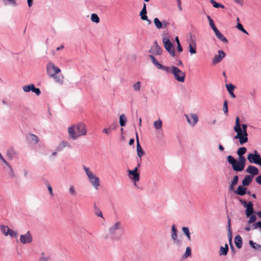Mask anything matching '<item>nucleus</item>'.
Here are the masks:
<instances>
[{
    "label": "nucleus",
    "instance_id": "nucleus-29",
    "mask_svg": "<svg viewBox=\"0 0 261 261\" xmlns=\"http://www.w3.org/2000/svg\"><path fill=\"white\" fill-rule=\"evenodd\" d=\"M228 251V247L227 244H225V247L221 246L219 251V254L220 255H226L227 254Z\"/></svg>",
    "mask_w": 261,
    "mask_h": 261
},
{
    "label": "nucleus",
    "instance_id": "nucleus-6",
    "mask_svg": "<svg viewBox=\"0 0 261 261\" xmlns=\"http://www.w3.org/2000/svg\"><path fill=\"white\" fill-rule=\"evenodd\" d=\"M247 158L249 163L255 164L261 166V157L257 150H254L253 153H249Z\"/></svg>",
    "mask_w": 261,
    "mask_h": 261
},
{
    "label": "nucleus",
    "instance_id": "nucleus-41",
    "mask_svg": "<svg viewBox=\"0 0 261 261\" xmlns=\"http://www.w3.org/2000/svg\"><path fill=\"white\" fill-rule=\"evenodd\" d=\"M14 153H15V152L13 148L9 149L7 152V155L8 157L10 159H11L13 158Z\"/></svg>",
    "mask_w": 261,
    "mask_h": 261
},
{
    "label": "nucleus",
    "instance_id": "nucleus-45",
    "mask_svg": "<svg viewBox=\"0 0 261 261\" xmlns=\"http://www.w3.org/2000/svg\"><path fill=\"white\" fill-rule=\"evenodd\" d=\"M236 27L238 29H239L240 31H241L243 33L246 34L247 35L248 34V33L244 29V28L242 24H241L240 23H238Z\"/></svg>",
    "mask_w": 261,
    "mask_h": 261
},
{
    "label": "nucleus",
    "instance_id": "nucleus-33",
    "mask_svg": "<svg viewBox=\"0 0 261 261\" xmlns=\"http://www.w3.org/2000/svg\"><path fill=\"white\" fill-rule=\"evenodd\" d=\"M153 126L156 129H161L162 127V120L160 119H159L158 120L154 121Z\"/></svg>",
    "mask_w": 261,
    "mask_h": 261
},
{
    "label": "nucleus",
    "instance_id": "nucleus-27",
    "mask_svg": "<svg viewBox=\"0 0 261 261\" xmlns=\"http://www.w3.org/2000/svg\"><path fill=\"white\" fill-rule=\"evenodd\" d=\"M147 11H146V5L145 3L143 4V7L140 13V16H141V19H147Z\"/></svg>",
    "mask_w": 261,
    "mask_h": 261
},
{
    "label": "nucleus",
    "instance_id": "nucleus-64",
    "mask_svg": "<svg viewBox=\"0 0 261 261\" xmlns=\"http://www.w3.org/2000/svg\"><path fill=\"white\" fill-rule=\"evenodd\" d=\"M235 3L237 4L240 5L241 6H242L243 4V0H234Z\"/></svg>",
    "mask_w": 261,
    "mask_h": 261
},
{
    "label": "nucleus",
    "instance_id": "nucleus-4",
    "mask_svg": "<svg viewBox=\"0 0 261 261\" xmlns=\"http://www.w3.org/2000/svg\"><path fill=\"white\" fill-rule=\"evenodd\" d=\"M228 162L231 165L233 170L237 172H240L244 170L245 166L240 164L231 155L227 157Z\"/></svg>",
    "mask_w": 261,
    "mask_h": 261
},
{
    "label": "nucleus",
    "instance_id": "nucleus-53",
    "mask_svg": "<svg viewBox=\"0 0 261 261\" xmlns=\"http://www.w3.org/2000/svg\"><path fill=\"white\" fill-rule=\"evenodd\" d=\"M64 148L62 142L61 141L56 148L57 151H61Z\"/></svg>",
    "mask_w": 261,
    "mask_h": 261
},
{
    "label": "nucleus",
    "instance_id": "nucleus-20",
    "mask_svg": "<svg viewBox=\"0 0 261 261\" xmlns=\"http://www.w3.org/2000/svg\"><path fill=\"white\" fill-rule=\"evenodd\" d=\"M136 140H137V152L138 155L141 158L144 154L145 152L142 149L141 145L140 144L139 139H138V133H136Z\"/></svg>",
    "mask_w": 261,
    "mask_h": 261
},
{
    "label": "nucleus",
    "instance_id": "nucleus-47",
    "mask_svg": "<svg viewBox=\"0 0 261 261\" xmlns=\"http://www.w3.org/2000/svg\"><path fill=\"white\" fill-rule=\"evenodd\" d=\"M239 156V161L238 162H239L240 164H242V165L245 166L246 164V159L243 155H238Z\"/></svg>",
    "mask_w": 261,
    "mask_h": 261
},
{
    "label": "nucleus",
    "instance_id": "nucleus-18",
    "mask_svg": "<svg viewBox=\"0 0 261 261\" xmlns=\"http://www.w3.org/2000/svg\"><path fill=\"white\" fill-rule=\"evenodd\" d=\"M237 133V135L233 137V139H239L240 145H243L248 141V137H244L241 133L238 130H234Z\"/></svg>",
    "mask_w": 261,
    "mask_h": 261
},
{
    "label": "nucleus",
    "instance_id": "nucleus-2",
    "mask_svg": "<svg viewBox=\"0 0 261 261\" xmlns=\"http://www.w3.org/2000/svg\"><path fill=\"white\" fill-rule=\"evenodd\" d=\"M123 233V227L120 221L116 222L109 228L108 234L112 239L118 240Z\"/></svg>",
    "mask_w": 261,
    "mask_h": 261
},
{
    "label": "nucleus",
    "instance_id": "nucleus-52",
    "mask_svg": "<svg viewBox=\"0 0 261 261\" xmlns=\"http://www.w3.org/2000/svg\"><path fill=\"white\" fill-rule=\"evenodd\" d=\"M239 177L236 175L233 177V179L231 180L230 184L236 186L238 182Z\"/></svg>",
    "mask_w": 261,
    "mask_h": 261
},
{
    "label": "nucleus",
    "instance_id": "nucleus-8",
    "mask_svg": "<svg viewBox=\"0 0 261 261\" xmlns=\"http://www.w3.org/2000/svg\"><path fill=\"white\" fill-rule=\"evenodd\" d=\"M163 43L164 45L165 49L169 53L170 55L172 57H174L175 56V49L174 48L173 44L170 41L169 39L167 38H164L163 39Z\"/></svg>",
    "mask_w": 261,
    "mask_h": 261
},
{
    "label": "nucleus",
    "instance_id": "nucleus-17",
    "mask_svg": "<svg viewBox=\"0 0 261 261\" xmlns=\"http://www.w3.org/2000/svg\"><path fill=\"white\" fill-rule=\"evenodd\" d=\"M218 55H215L213 59V63L214 64L220 63L225 56V53L221 50H218Z\"/></svg>",
    "mask_w": 261,
    "mask_h": 261
},
{
    "label": "nucleus",
    "instance_id": "nucleus-61",
    "mask_svg": "<svg viewBox=\"0 0 261 261\" xmlns=\"http://www.w3.org/2000/svg\"><path fill=\"white\" fill-rule=\"evenodd\" d=\"M111 131V128L109 127L108 128H104L103 132L107 135H109Z\"/></svg>",
    "mask_w": 261,
    "mask_h": 261
},
{
    "label": "nucleus",
    "instance_id": "nucleus-3",
    "mask_svg": "<svg viewBox=\"0 0 261 261\" xmlns=\"http://www.w3.org/2000/svg\"><path fill=\"white\" fill-rule=\"evenodd\" d=\"M83 168L90 182L96 190H97L100 186V180L99 178L93 173V172L90 170L89 168L85 166H83Z\"/></svg>",
    "mask_w": 261,
    "mask_h": 261
},
{
    "label": "nucleus",
    "instance_id": "nucleus-59",
    "mask_svg": "<svg viewBox=\"0 0 261 261\" xmlns=\"http://www.w3.org/2000/svg\"><path fill=\"white\" fill-rule=\"evenodd\" d=\"M48 192L51 196H53V189L50 185H47Z\"/></svg>",
    "mask_w": 261,
    "mask_h": 261
},
{
    "label": "nucleus",
    "instance_id": "nucleus-51",
    "mask_svg": "<svg viewBox=\"0 0 261 261\" xmlns=\"http://www.w3.org/2000/svg\"><path fill=\"white\" fill-rule=\"evenodd\" d=\"M223 111L225 114H227L228 113V106L227 100H225L224 102Z\"/></svg>",
    "mask_w": 261,
    "mask_h": 261
},
{
    "label": "nucleus",
    "instance_id": "nucleus-12",
    "mask_svg": "<svg viewBox=\"0 0 261 261\" xmlns=\"http://www.w3.org/2000/svg\"><path fill=\"white\" fill-rule=\"evenodd\" d=\"M128 175L129 177L134 181L135 183L138 182L140 179V174L138 173V167H136L134 170H128Z\"/></svg>",
    "mask_w": 261,
    "mask_h": 261
},
{
    "label": "nucleus",
    "instance_id": "nucleus-40",
    "mask_svg": "<svg viewBox=\"0 0 261 261\" xmlns=\"http://www.w3.org/2000/svg\"><path fill=\"white\" fill-rule=\"evenodd\" d=\"M217 36V37L221 41H222V42H224V43H227L228 42V40L227 39L222 35V33H221L220 32H219L217 35H216Z\"/></svg>",
    "mask_w": 261,
    "mask_h": 261
},
{
    "label": "nucleus",
    "instance_id": "nucleus-60",
    "mask_svg": "<svg viewBox=\"0 0 261 261\" xmlns=\"http://www.w3.org/2000/svg\"><path fill=\"white\" fill-rule=\"evenodd\" d=\"M255 181L257 184L261 185V175L257 176L255 178Z\"/></svg>",
    "mask_w": 261,
    "mask_h": 261
},
{
    "label": "nucleus",
    "instance_id": "nucleus-35",
    "mask_svg": "<svg viewBox=\"0 0 261 261\" xmlns=\"http://www.w3.org/2000/svg\"><path fill=\"white\" fill-rule=\"evenodd\" d=\"M141 83L140 81H138L133 84V88L135 91L139 92L141 90Z\"/></svg>",
    "mask_w": 261,
    "mask_h": 261
},
{
    "label": "nucleus",
    "instance_id": "nucleus-58",
    "mask_svg": "<svg viewBox=\"0 0 261 261\" xmlns=\"http://www.w3.org/2000/svg\"><path fill=\"white\" fill-rule=\"evenodd\" d=\"M9 168L10 169V176L11 178H13L15 176L14 171H13V169L11 166H10V167H9Z\"/></svg>",
    "mask_w": 261,
    "mask_h": 261
},
{
    "label": "nucleus",
    "instance_id": "nucleus-16",
    "mask_svg": "<svg viewBox=\"0 0 261 261\" xmlns=\"http://www.w3.org/2000/svg\"><path fill=\"white\" fill-rule=\"evenodd\" d=\"M150 53L154 55H161L162 53V49L159 46L156 41H155L153 45L151 47Z\"/></svg>",
    "mask_w": 261,
    "mask_h": 261
},
{
    "label": "nucleus",
    "instance_id": "nucleus-57",
    "mask_svg": "<svg viewBox=\"0 0 261 261\" xmlns=\"http://www.w3.org/2000/svg\"><path fill=\"white\" fill-rule=\"evenodd\" d=\"M62 144H63V146L64 147H67L69 148H71V145L70 143H69L67 141H62Z\"/></svg>",
    "mask_w": 261,
    "mask_h": 261
},
{
    "label": "nucleus",
    "instance_id": "nucleus-56",
    "mask_svg": "<svg viewBox=\"0 0 261 261\" xmlns=\"http://www.w3.org/2000/svg\"><path fill=\"white\" fill-rule=\"evenodd\" d=\"M169 25V22L166 20H164L162 21V26L163 29H165L168 27Z\"/></svg>",
    "mask_w": 261,
    "mask_h": 261
},
{
    "label": "nucleus",
    "instance_id": "nucleus-44",
    "mask_svg": "<svg viewBox=\"0 0 261 261\" xmlns=\"http://www.w3.org/2000/svg\"><path fill=\"white\" fill-rule=\"evenodd\" d=\"M226 87L227 90L228 91L229 93H231L232 92H233L234 88H235L234 86H233L231 84H226Z\"/></svg>",
    "mask_w": 261,
    "mask_h": 261
},
{
    "label": "nucleus",
    "instance_id": "nucleus-49",
    "mask_svg": "<svg viewBox=\"0 0 261 261\" xmlns=\"http://www.w3.org/2000/svg\"><path fill=\"white\" fill-rule=\"evenodd\" d=\"M50 77H52L55 79L56 82L62 84L63 82V80L61 79V78L57 75L54 74V76H49Z\"/></svg>",
    "mask_w": 261,
    "mask_h": 261
},
{
    "label": "nucleus",
    "instance_id": "nucleus-15",
    "mask_svg": "<svg viewBox=\"0 0 261 261\" xmlns=\"http://www.w3.org/2000/svg\"><path fill=\"white\" fill-rule=\"evenodd\" d=\"M177 231L175 227V225H173L171 227V237L173 241V243L176 245H179L181 242L177 239Z\"/></svg>",
    "mask_w": 261,
    "mask_h": 261
},
{
    "label": "nucleus",
    "instance_id": "nucleus-14",
    "mask_svg": "<svg viewBox=\"0 0 261 261\" xmlns=\"http://www.w3.org/2000/svg\"><path fill=\"white\" fill-rule=\"evenodd\" d=\"M33 239L31 233L28 231L25 234H21L20 237V241L23 244L30 243L32 242Z\"/></svg>",
    "mask_w": 261,
    "mask_h": 261
},
{
    "label": "nucleus",
    "instance_id": "nucleus-7",
    "mask_svg": "<svg viewBox=\"0 0 261 261\" xmlns=\"http://www.w3.org/2000/svg\"><path fill=\"white\" fill-rule=\"evenodd\" d=\"M247 125L246 124H243L242 127L240 123V118L237 117L235 122V126L233 127L234 130H238L241 133L244 137H248V133L247 131Z\"/></svg>",
    "mask_w": 261,
    "mask_h": 261
},
{
    "label": "nucleus",
    "instance_id": "nucleus-9",
    "mask_svg": "<svg viewBox=\"0 0 261 261\" xmlns=\"http://www.w3.org/2000/svg\"><path fill=\"white\" fill-rule=\"evenodd\" d=\"M46 71L48 76H54V74L61 72L60 69L56 66L54 63L49 62L46 65Z\"/></svg>",
    "mask_w": 261,
    "mask_h": 261
},
{
    "label": "nucleus",
    "instance_id": "nucleus-26",
    "mask_svg": "<svg viewBox=\"0 0 261 261\" xmlns=\"http://www.w3.org/2000/svg\"><path fill=\"white\" fill-rule=\"evenodd\" d=\"M190 37L188 40L189 45H196V36L192 34H190Z\"/></svg>",
    "mask_w": 261,
    "mask_h": 261
},
{
    "label": "nucleus",
    "instance_id": "nucleus-10",
    "mask_svg": "<svg viewBox=\"0 0 261 261\" xmlns=\"http://www.w3.org/2000/svg\"><path fill=\"white\" fill-rule=\"evenodd\" d=\"M0 230L2 233L5 236H10L11 238H16L17 236V232L10 229L8 226L4 224L0 225Z\"/></svg>",
    "mask_w": 261,
    "mask_h": 261
},
{
    "label": "nucleus",
    "instance_id": "nucleus-54",
    "mask_svg": "<svg viewBox=\"0 0 261 261\" xmlns=\"http://www.w3.org/2000/svg\"><path fill=\"white\" fill-rule=\"evenodd\" d=\"M207 19H208V20L209 21V25H210V26L211 28L213 27H215V25L214 24L213 20L211 18V17L209 15H207Z\"/></svg>",
    "mask_w": 261,
    "mask_h": 261
},
{
    "label": "nucleus",
    "instance_id": "nucleus-32",
    "mask_svg": "<svg viewBox=\"0 0 261 261\" xmlns=\"http://www.w3.org/2000/svg\"><path fill=\"white\" fill-rule=\"evenodd\" d=\"M153 22L158 29H163L162 21H161L158 18H155L153 20Z\"/></svg>",
    "mask_w": 261,
    "mask_h": 261
},
{
    "label": "nucleus",
    "instance_id": "nucleus-34",
    "mask_svg": "<svg viewBox=\"0 0 261 261\" xmlns=\"http://www.w3.org/2000/svg\"><path fill=\"white\" fill-rule=\"evenodd\" d=\"M249 244L252 248L256 250H261V245L254 242L253 241L250 240Z\"/></svg>",
    "mask_w": 261,
    "mask_h": 261
},
{
    "label": "nucleus",
    "instance_id": "nucleus-63",
    "mask_svg": "<svg viewBox=\"0 0 261 261\" xmlns=\"http://www.w3.org/2000/svg\"><path fill=\"white\" fill-rule=\"evenodd\" d=\"M177 49L179 53H181V51H182V47L180 44L177 45Z\"/></svg>",
    "mask_w": 261,
    "mask_h": 261
},
{
    "label": "nucleus",
    "instance_id": "nucleus-1",
    "mask_svg": "<svg viewBox=\"0 0 261 261\" xmlns=\"http://www.w3.org/2000/svg\"><path fill=\"white\" fill-rule=\"evenodd\" d=\"M68 133L70 139L73 140H76L80 136L86 135V126L84 123L81 122L72 125L68 127Z\"/></svg>",
    "mask_w": 261,
    "mask_h": 261
},
{
    "label": "nucleus",
    "instance_id": "nucleus-21",
    "mask_svg": "<svg viewBox=\"0 0 261 261\" xmlns=\"http://www.w3.org/2000/svg\"><path fill=\"white\" fill-rule=\"evenodd\" d=\"M68 193L71 197H76L77 196L78 192L77 189L73 185L70 184L69 185Z\"/></svg>",
    "mask_w": 261,
    "mask_h": 261
},
{
    "label": "nucleus",
    "instance_id": "nucleus-13",
    "mask_svg": "<svg viewBox=\"0 0 261 261\" xmlns=\"http://www.w3.org/2000/svg\"><path fill=\"white\" fill-rule=\"evenodd\" d=\"M185 117L188 122L192 126H195L198 121V117L195 114H185Z\"/></svg>",
    "mask_w": 261,
    "mask_h": 261
},
{
    "label": "nucleus",
    "instance_id": "nucleus-23",
    "mask_svg": "<svg viewBox=\"0 0 261 261\" xmlns=\"http://www.w3.org/2000/svg\"><path fill=\"white\" fill-rule=\"evenodd\" d=\"M247 188L243 186H238L237 189L234 191V193L238 195L243 196L246 194Z\"/></svg>",
    "mask_w": 261,
    "mask_h": 261
},
{
    "label": "nucleus",
    "instance_id": "nucleus-5",
    "mask_svg": "<svg viewBox=\"0 0 261 261\" xmlns=\"http://www.w3.org/2000/svg\"><path fill=\"white\" fill-rule=\"evenodd\" d=\"M172 73L174 79L178 82L183 83L185 80V73L176 66H172Z\"/></svg>",
    "mask_w": 261,
    "mask_h": 261
},
{
    "label": "nucleus",
    "instance_id": "nucleus-22",
    "mask_svg": "<svg viewBox=\"0 0 261 261\" xmlns=\"http://www.w3.org/2000/svg\"><path fill=\"white\" fill-rule=\"evenodd\" d=\"M253 203L251 201L248 202V205L246 207V210L245 211V214L247 217H249L253 213Z\"/></svg>",
    "mask_w": 261,
    "mask_h": 261
},
{
    "label": "nucleus",
    "instance_id": "nucleus-43",
    "mask_svg": "<svg viewBox=\"0 0 261 261\" xmlns=\"http://www.w3.org/2000/svg\"><path fill=\"white\" fill-rule=\"evenodd\" d=\"M189 48L191 54L193 55L196 53V45H189Z\"/></svg>",
    "mask_w": 261,
    "mask_h": 261
},
{
    "label": "nucleus",
    "instance_id": "nucleus-28",
    "mask_svg": "<svg viewBox=\"0 0 261 261\" xmlns=\"http://www.w3.org/2000/svg\"><path fill=\"white\" fill-rule=\"evenodd\" d=\"M182 231L185 235L186 236L187 240L189 241L191 240V233L190 232L189 228L188 227H182Z\"/></svg>",
    "mask_w": 261,
    "mask_h": 261
},
{
    "label": "nucleus",
    "instance_id": "nucleus-50",
    "mask_svg": "<svg viewBox=\"0 0 261 261\" xmlns=\"http://www.w3.org/2000/svg\"><path fill=\"white\" fill-rule=\"evenodd\" d=\"M249 217V220L248 221V223L249 224L254 222L257 219L256 216L254 215H251Z\"/></svg>",
    "mask_w": 261,
    "mask_h": 261
},
{
    "label": "nucleus",
    "instance_id": "nucleus-31",
    "mask_svg": "<svg viewBox=\"0 0 261 261\" xmlns=\"http://www.w3.org/2000/svg\"><path fill=\"white\" fill-rule=\"evenodd\" d=\"M127 118L124 114H122L120 116L119 123L120 126H124L126 125Z\"/></svg>",
    "mask_w": 261,
    "mask_h": 261
},
{
    "label": "nucleus",
    "instance_id": "nucleus-25",
    "mask_svg": "<svg viewBox=\"0 0 261 261\" xmlns=\"http://www.w3.org/2000/svg\"><path fill=\"white\" fill-rule=\"evenodd\" d=\"M234 243L237 247L240 249L242 246V239L240 235H237L234 238Z\"/></svg>",
    "mask_w": 261,
    "mask_h": 261
},
{
    "label": "nucleus",
    "instance_id": "nucleus-19",
    "mask_svg": "<svg viewBox=\"0 0 261 261\" xmlns=\"http://www.w3.org/2000/svg\"><path fill=\"white\" fill-rule=\"evenodd\" d=\"M246 172L251 174V176L256 175L258 174L259 171L255 166L250 165L246 169Z\"/></svg>",
    "mask_w": 261,
    "mask_h": 261
},
{
    "label": "nucleus",
    "instance_id": "nucleus-30",
    "mask_svg": "<svg viewBox=\"0 0 261 261\" xmlns=\"http://www.w3.org/2000/svg\"><path fill=\"white\" fill-rule=\"evenodd\" d=\"M150 58L151 59L152 63L155 65V66L156 67V68L159 69L160 68L161 66H162V64H161L158 61L155 59L154 56L153 55H150L149 56Z\"/></svg>",
    "mask_w": 261,
    "mask_h": 261
},
{
    "label": "nucleus",
    "instance_id": "nucleus-42",
    "mask_svg": "<svg viewBox=\"0 0 261 261\" xmlns=\"http://www.w3.org/2000/svg\"><path fill=\"white\" fill-rule=\"evenodd\" d=\"M94 213L97 216L103 218L102 213L101 212L99 208L97 207V206L95 205Z\"/></svg>",
    "mask_w": 261,
    "mask_h": 261
},
{
    "label": "nucleus",
    "instance_id": "nucleus-46",
    "mask_svg": "<svg viewBox=\"0 0 261 261\" xmlns=\"http://www.w3.org/2000/svg\"><path fill=\"white\" fill-rule=\"evenodd\" d=\"M191 255V248L190 247H187L186 249V252L184 254V257L187 258Z\"/></svg>",
    "mask_w": 261,
    "mask_h": 261
},
{
    "label": "nucleus",
    "instance_id": "nucleus-55",
    "mask_svg": "<svg viewBox=\"0 0 261 261\" xmlns=\"http://www.w3.org/2000/svg\"><path fill=\"white\" fill-rule=\"evenodd\" d=\"M49 257L44 255V253H42L41 257L38 261H48Z\"/></svg>",
    "mask_w": 261,
    "mask_h": 261
},
{
    "label": "nucleus",
    "instance_id": "nucleus-48",
    "mask_svg": "<svg viewBox=\"0 0 261 261\" xmlns=\"http://www.w3.org/2000/svg\"><path fill=\"white\" fill-rule=\"evenodd\" d=\"M30 138L32 141H34L35 142V143H37L39 141V138L36 135H35L34 134H31Z\"/></svg>",
    "mask_w": 261,
    "mask_h": 261
},
{
    "label": "nucleus",
    "instance_id": "nucleus-39",
    "mask_svg": "<svg viewBox=\"0 0 261 261\" xmlns=\"http://www.w3.org/2000/svg\"><path fill=\"white\" fill-rule=\"evenodd\" d=\"M159 69H162V70H164V71H165L167 73H170V72L172 73V66L168 67V66H163L162 65V66H161Z\"/></svg>",
    "mask_w": 261,
    "mask_h": 261
},
{
    "label": "nucleus",
    "instance_id": "nucleus-37",
    "mask_svg": "<svg viewBox=\"0 0 261 261\" xmlns=\"http://www.w3.org/2000/svg\"><path fill=\"white\" fill-rule=\"evenodd\" d=\"M91 21L95 23H98L99 22V18L98 16L95 13L92 14L91 16Z\"/></svg>",
    "mask_w": 261,
    "mask_h": 261
},
{
    "label": "nucleus",
    "instance_id": "nucleus-62",
    "mask_svg": "<svg viewBox=\"0 0 261 261\" xmlns=\"http://www.w3.org/2000/svg\"><path fill=\"white\" fill-rule=\"evenodd\" d=\"M1 160L3 161V163H4L8 167H10L11 165L10 164L7 162L5 159L2 156V158L1 159Z\"/></svg>",
    "mask_w": 261,
    "mask_h": 261
},
{
    "label": "nucleus",
    "instance_id": "nucleus-38",
    "mask_svg": "<svg viewBox=\"0 0 261 261\" xmlns=\"http://www.w3.org/2000/svg\"><path fill=\"white\" fill-rule=\"evenodd\" d=\"M247 151V149L245 147H240L237 150L238 155H243Z\"/></svg>",
    "mask_w": 261,
    "mask_h": 261
},
{
    "label": "nucleus",
    "instance_id": "nucleus-24",
    "mask_svg": "<svg viewBox=\"0 0 261 261\" xmlns=\"http://www.w3.org/2000/svg\"><path fill=\"white\" fill-rule=\"evenodd\" d=\"M253 176L251 175H246L242 180V185L243 186H248L252 181Z\"/></svg>",
    "mask_w": 261,
    "mask_h": 261
},
{
    "label": "nucleus",
    "instance_id": "nucleus-11",
    "mask_svg": "<svg viewBox=\"0 0 261 261\" xmlns=\"http://www.w3.org/2000/svg\"><path fill=\"white\" fill-rule=\"evenodd\" d=\"M22 89L25 92H30V91H32L33 93H35L37 96L40 95L41 91L40 90L35 87V85L33 84L25 85L22 87Z\"/></svg>",
    "mask_w": 261,
    "mask_h": 261
},
{
    "label": "nucleus",
    "instance_id": "nucleus-36",
    "mask_svg": "<svg viewBox=\"0 0 261 261\" xmlns=\"http://www.w3.org/2000/svg\"><path fill=\"white\" fill-rule=\"evenodd\" d=\"M210 2L212 4H213V6L214 8H221L223 9H224L225 8L224 5L217 3L214 0H210Z\"/></svg>",
    "mask_w": 261,
    "mask_h": 261
}]
</instances>
